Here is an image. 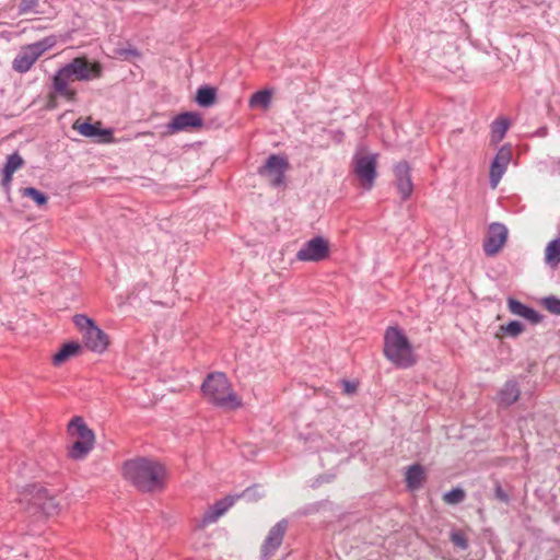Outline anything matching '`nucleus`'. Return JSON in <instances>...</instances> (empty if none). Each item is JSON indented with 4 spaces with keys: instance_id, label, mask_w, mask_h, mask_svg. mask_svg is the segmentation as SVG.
Masks as SVG:
<instances>
[{
    "instance_id": "obj_1",
    "label": "nucleus",
    "mask_w": 560,
    "mask_h": 560,
    "mask_svg": "<svg viewBox=\"0 0 560 560\" xmlns=\"http://www.w3.org/2000/svg\"><path fill=\"white\" fill-rule=\"evenodd\" d=\"M102 74L100 62H91L85 57H77L69 63L58 69L52 78L55 93L73 102L77 91L71 86L74 81L89 82L98 79Z\"/></svg>"
},
{
    "instance_id": "obj_2",
    "label": "nucleus",
    "mask_w": 560,
    "mask_h": 560,
    "mask_svg": "<svg viewBox=\"0 0 560 560\" xmlns=\"http://www.w3.org/2000/svg\"><path fill=\"white\" fill-rule=\"evenodd\" d=\"M122 475L140 491L155 492L163 489L166 470L154 459L139 457L124 464Z\"/></svg>"
},
{
    "instance_id": "obj_3",
    "label": "nucleus",
    "mask_w": 560,
    "mask_h": 560,
    "mask_svg": "<svg viewBox=\"0 0 560 560\" xmlns=\"http://www.w3.org/2000/svg\"><path fill=\"white\" fill-rule=\"evenodd\" d=\"M384 354L399 368H410L416 363L412 346L398 327H388L384 335Z\"/></svg>"
},
{
    "instance_id": "obj_4",
    "label": "nucleus",
    "mask_w": 560,
    "mask_h": 560,
    "mask_svg": "<svg viewBox=\"0 0 560 560\" xmlns=\"http://www.w3.org/2000/svg\"><path fill=\"white\" fill-rule=\"evenodd\" d=\"M202 393L208 401L218 407L235 409L241 406V400L233 393L231 384L223 373L210 374L202 384Z\"/></svg>"
},
{
    "instance_id": "obj_5",
    "label": "nucleus",
    "mask_w": 560,
    "mask_h": 560,
    "mask_svg": "<svg viewBox=\"0 0 560 560\" xmlns=\"http://www.w3.org/2000/svg\"><path fill=\"white\" fill-rule=\"evenodd\" d=\"M20 503L30 512L45 516L57 515L61 511L60 501L49 490L39 486H30L23 490Z\"/></svg>"
},
{
    "instance_id": "obj_6",
    "label": "nucleus",
    "mask_w": 560,
    "mask_h": 560,
    "mask_svg": "<svg viewBox=\"0 0 560 560\" xmlns=\"http://www.w3.org/2000/svg\"><path fill=\"white\" fill-rule=\"evenodd\" d=\"M68 434L72 441L69 457L74 460L85 458L94 446V432L86 425L83 418L74 417L68 424Z\"/></svg>"
},
{
    "instance_id": "obj_7",
    "label": "nucleus",
    "mask_w": 560,
    "mask_h": 560,
    "mask_svg": "<svg viewBox=\"0 0 560 560\" xmlns=\"http://www.w3.org/2000/svg\"><path fill=\"white\" fill-rule=\"evenodd\" d=\"M57 44L56 36H47L38 42L21 47L13 59L12 68L19 73L27 72L33 65Z\"/></svg>"
},
{
    "instance_id": "obj_8",
    "label": "nucleus",
    "mask_w": 560,
    "mask_h": 560,
    "mask_svg": "<svg viewBox=\"0 0 560 560\" xmlns=\"http://www.w3.org/2000/svg\"><path fill=\"white\" fill-rule=\"evenodd\" d=\"M74 324L82 334L85 347L95 352L103 353L108 348V336L95 325L94 320L86 315L74 316Z\"/></svg>"
},
{
    "instance_id": "obj_9",
    "label": "nucleus",
    "mask_w": 560,
    "mask_h": 560,
    "mask_svg": "<svg viewBox=\"0 0 560 560\" xmlns=\"http://www.w3.org/2000/svg\"><path fill=\"white\" fill-rule=\"evenodd\" d=\"M377 154L369 153L364 150L357 152L353 158V173L359 179L361 186L370 190L374 186L376 178Z\"/></svg>"
},
{
    "instance_id": "obj_10",
    "label": "nucleus",
    "mask_w": 560,
    "mask_h": 560,
    "mask_svg": "<svg viewBox=\"0 0 560 560\" xmlns=\"http://www.w3.org/2000/svg\"><path fill=\"white\" fill-rule=\"evenodd\" d=\"M289 168V162L284 156L272 154L266 163L258 168V174L266 178L272 187H281L285 184V172Z\"/></svg>"
},
{
    "instance_id": "obj_11",
    "label": "nucleus",
    "mask_w": 560,
    "mask_h": 560,
    "mask_svg": "<svg viewBox=\"0 0 560 560\" xmlns=\"http://www.w3.org/2000/svg\"><path fill=\"white\" fill-rule=\"evenodd\" d=\"M329 255L328 242L323 236H316L305 242L296 253L300 261H322Z\"/></svg>"
},
{
    "instance_id": "obj_12",
    "label": "nucleus",
    "mask_w": 560,
    "mask_h": 560,
    "mask_svg": "<svg viewBox=\"0 0 560 560\" xmlns=\"http://www.w3.org/2000/svg\"><path fill=\"white\" fill-rule=\"evenodd\" d=\"M512 160V150L509 145L499 149L490 167V186L497 188Z\"/></svg>"
},
{
    "instance_id": "obj_13",
    "label": "nucleus",
    "mask_w": 560,
    "mask_h": 560,
    "mask_svg": "<svg viewBox=\"0 0 560 560\" xmlns=\"http://www.w3.org/2000/svg\"><path fill=\"white\" fill-rule=\"evenodd\" d=\"M201 126L202 119L197 113L186 112L175 116L173 120L164 127L163 136H170L188 128H197Z\"/></svg>"
},
{
    "instance_id": "obj_14",
    "label": "nucleus",
    "mask_w": 560,
    "mask_h": 560,
    "mask_svg": "<svg viewBox=\"0 0 560 560\" xmlns=\"http://www.w3.org/2000/svg\"><path fill=\"white\" fill-rule=\"evenodd\" d=\"M287 528L288 522L285 520H281L270 528L261 546V555L264 558L272 556L281 546Z\"/></svg>"
},
{
    "instance_id": "obj_15",
    "label": "nucleus",
    "mask_w": 560,
    "mask_h": 560,
    "mask_svg": "<svg viewBox=\"0 0 560 560\" xmlns=\"http://www.w3.org/2000/svg\"><path fill=\"white\" fill-rule=\"evenodd\" d=\"M506 238L508 229L501 223H492L483 244L485 253L490 256L495 255L503 247Z\"/></svg>"
},
{
    "instance_id": "obj_16",
    "label": "nucleus",
    "mask_w": 560,
    "mask_h": 560,
    "mask_svg": "<svg viewBox=\"0 0 560 560\" xmlns=\"http://www.w3.org/2000/svg\"><path fill=\"white\" fill-rule=\"evenodd\" d=\"M395 184L402 199H408L413 190L410 166L407 162H399L394 167Z\"/></svg>"
},
{
    "instance_id": "obj_17",
    "label": "nucleus",
    "mask_w": 560,
    "mask_h": 560,
    "mask_svg": "<svg viewBox=\"0 0 560 560\" xmlns=\"http://www.w3.org/2000/svg\"><path fill=\"white\" fill-rule=\"evenodd\" d=\"M233 504V499L226 498L218 501L212 508H210L202 516L199 526L205 527L219 520Z\"/></svg>"
},
{
    "instance_id": "obj_18",
    "label": "nucleus",
    "mask_w": 560,
    "mask_h": 560,
    "mask_svg": "<svg viewBox=\"0 0 560 560\" xmlns=\"http://www.w3.org/2000/svg\"><path fill=\"white\" fill-rule=\"evenodd\" d=\"M508 307L512 314L523 317L533 324L539 323L541 319V316L534 308L524 305L517 300L509 299Z\"/></svg>"
},
{
    "instance_id": "obj_19",
    "label": "nucleus",
    "mask_w": 560,
    "mask_h": 560,
    "mask_svg": "<svg viewBox=\"0 0 560 560\" xmlns=\"http://www.w3.org/2000/svg\"><path fill=\"white\" fill-rule=\"evenodd\" d=\"M100 122L96 125H92L90 122H80L77 120L73 124V129L78 130L81 136L88 137V138H101L106 140L112 136V131L108 129H100Z\"/></svg>"
},
{
    "instance_id": "obj_20",
    "label": "nucleus",
    "mask_w": 560,
    "mask_h": 560,
    "mask_svg": "<svg viewBox=\"0 0 560 560\" xmlns=\"http://www.w3.org/2000/svg\"><path fill=\"white\" fill-rule=\"evenodd\" d=\"M520 397V388L513 381L506 382L498 394L500 406L508 407L514 404Z\"/></svg>"
},
{
    "instance_id": "obj_21",
    "label": "nucleus",
    "mask_w": 560,
    "mask_h": 560,
    "mask_svg": "<svg viewBox=\"0 0 560 560\" xmlns=\"http://www.w3.org/2000/svg\"><path fill=\"white\" fill-rule=\"evenodd\" d=\"M22 165H23V159L18 153H13V154L9 155L7 163L2 171L3 172L2 184L4 186L10 185L14 172L16 170H19Z\"/></svg>"
},
{
    "instance_id": "obj_22",
    "label": "nucleus",
    "mask_w": 560,
    "mask_h": 560,
    "mask_svg": "<svg viewBox=\"0 0 560 560\" xmlns=\"http://www.w3.org/2000/svg\"><path fill=\"white\" fill-rule=\"evenodd\" d=\"M80 345L77 342H68L61 347V349L52 355V363L55 365H61L71 357L77 355L80 352Z\"/></svg>"
},
{
    "instance_id": "obj_23",
    "label": "nucleus",
    "mask_w": 560,
    "mask_h": 560,
    "mask_svg": "<svg viewBox=\"0 0 560 560\" xmlns=\"http://www.w3.org/2000/svg\"><path fill=\"white\" fill-rule=\"evenodd\" d=\"M545 262L555 269L560 264V238L549 242L545 249Z\"/></svg>"
},
{
    "instance_id": "obj_24",
    "label": "nucleus",
    "mask_w": 560,
    "mask_h": 560,
    "mask_svg": "<svg viewBox=\"0 0 560 560\" xmlns=\"http://www.w3.org/2000/svg\"><path fill=\"white\" fill-rule=\"evenodd\" d=\"M424 478V469L420 465H412L406 472V482L411 490L419 489Z\"/></svg>"
},
{
    "instance_id": "obj_25",
    "label": "nucleus",
    "mask_w": 560,
    "mask_h": 560,
    "mask_svg": "<svg viewBox=\"0 0 560 560\" xmlns=\"http://www.w3.org/2000/svg\"><path fill=\"white\" fill-rule=\"evenodd\" d=\"M270 102H271V92L268 90H261V91L254 93L250 96L249 107L266 109L269 107Z\"/></svg>"
},
{
    "instance_id": "obj_26",
    "label": "nucleus",
    "mask_w": 560,
    "mask_h": 560,
    "mask_svg": "<svg viewBox=\"0 0 560 560\" xmlns=\"http://www.w3.org/2000/svg\"><path fill=\"white\" fill-rule=\"evenodd\" d=\"M197 103L202 107H210L215 102V90L211 86H201L197 91Z\"/></svg>"
},
{
    "instance_id": "obj_27",
    "label": "nucleus",
    "mask_w": 560,
    "mask_h": 560,
    "mask_svg": "<svg viewBox=\"0 0 560 560\" xmlns=\"http://www.w3.org/2000/svg\"><path fill=\"white\" fill-rule=\"evenodd\" d=\"M509 129V121L504 118L497 119L491 125V140L494 143L500 142Z\"/></svg>"
},
{
    "instance_id": "obj_28",
    "label": "nucleus",
    "mask_w": 560,
    "mask_h": 560,
    "mask_svg": "<svg viewBox=\"0 0 560 560\" xmlns=\"http://www.w3.org/2000/svg\"><path fill=\"white\" fill-rule=\"evenodd\" d=\"M23 196L33 199L38 206H43L47 202V197L42 191L33 187L24 188Z\"/></svg>"
},
{
    "instance_id": "obj_29",
    "label": "nucleus",
    "mask_w": 560,
    "mask_h": 560,
    "mask_svg": "<svg viewBox=\"0 0 560 560\" xmlns=\"http://www.w3.org/2000/svg\"><path fill=\"white\" fill-rule=\"evenodd\" d=\"M545 308L555 315H560V299L556 296H547L542 300Z\"/></svg>"
},
{
    "instance_id": "obj_30",
    "label": "nucleus",
    "mask_w": 560,
    "mask_h": 560,
    "mask_svg": "<svg viewBox=\"0 0 560 560\" xmlns=\"http://www.w3.org/2000/svg\"><path fill=\"white\" fill-rule=\"evenodd\" d=\"M465 498V493L462 489H452L444 494V500L450 504H457Z\"/></svg>"
},
{
    "instance_id": "obj_31",
    "label": "nucleus",
    "mask_w": 560,
    "mask_h": 560,
    "mask_svg": "<svg viewBox=\"0 0 560 560\" xmlns=\"http://www.w3.org/2000/svg\"><path fill=\"white\" fill-rule=\"evenodd\" d=\"M451 541L459 549H467L468 542L465 534L460 530H453L451 533Z\"/></svg>"
},
{
    "instance_id": "obj_32",
    "label": "nucleus",
    "mask_w": 560,
    "mask_h": 560,
    "mask_svg": "<svg viewBox=\"0 0 560 560\" xmlns=\"http://www.w3.org/2000/svg\"><path fill=\"white\" fill-rule=\"evenodd\" d=\"M503 330L506 335L516 337L524 330V326L517 320H512L503 327Z\"/></svg>"
},
{
    "instance_id": "obj_33",
    "label": "nucleus",
    "mask_w": 560,
    "mask_h": 560,
    "mask_svg": "<svg viewBox=\"0 0 560 560\" xmlns=\"http://www.w3.org/2000/svg\"><path fill=\"white\" fill-rule=\"evenodd\" d=\"M494 493H495V498H497L498 500H500V501H502V502H505V503H506V502H509V495H508V493H506V492L501 488V486H499V485H498V486L495 487V491H494Z\"/></svg>"
},
{
    "instance_id": "obj_34",
    "label": "nucleus",
    "mask_w": 560,
    "mask_h": 560,
    "mask_svg": "<svg viewBox=\"0 0 560 560\" xmlns=\"http://www.w3.org/2000/svg\"><path fill=\"white\" fill-rule=\"evenodd\" d=\"M38 0H22L21 2V11L27 12L32 10L36 4Z\"/></svg>"
},
{
    "instance_id": "obj_35",
    "label": "nucleus",
    "mask_w": 560,
    "mask_h": 560,
    "mask_svg": "<svg viewBox=\"0 0 560 560\" xmlns=\"http://www.w3.org/2000/svg\"><path fill=\"white\" fill-rule=\"evenodd\" d=\"M342 385H343V392L348 395H351V394L355 393V390H357V384H354L352 382L343 381Z\"/></svg>"
},
{
    "instance_id": "obj_36",
    "label": "nucleus",
    "mask_w": 560,
    "mask_h": 560,
    "mask_svg": "<svg viewBox=\"0 0 560 560\" xmlns=\"http://www.w3.org/2000/svg\"><path fill=\"white\" fill-rule=\"evenodd\" d=\"M319 440H320V439H319V438H317V436H312V438H310V442H311L312 444H314L313 446H311V448H314V450H320V448H322V446L317 444V442H318Z\"/></svg>"
},
{
    "instance_id": "obj_37",
    "label": "nucleus",
    "mask_w": 560,
    "mask_h": 560,
    "mask_svg": "<svg viewBox=\"0 0 560 560\" xmlns=\"http://www.w3.org/2000/svg\"><path fill=\"white\" fill-rule=\"evenodd\" d=\"M141 136H153V133L149 132V131L148 132H140V133H138L137 137H141Z\"/></svg>"
},
{
    "instance_id": "obj_38",
    "label": "nucleus",
    "mask_w": 560,
    "mask_h": 560,
    "mask_svg": "<svg viewBox=\"0 0 560 560\" xmlns=\"http://www.w3.org/2000/svg\"><path fill=\"white\" fill-rule=\"evenodd\" d=\"M244 497H249L250 495V491L249 490H246L243 494Z\"/></svg>"
}]
</instances>
